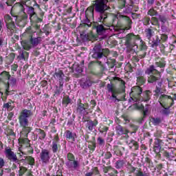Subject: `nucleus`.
I'll use <instances>...</instances> for the list:
<instances>
[{"instance_id": "58836bf2", "label": "nucleus", "mask_w": 176, "mask_h": 176, "mask_svg": "<svg viewBox=\"0 0 176 176\" xmlns=\"http://www.w3.org/2000/svg\"><path fill=\"white\" fill-rule=\"evenodd\" d=\"M124 164H126V162L123 160H119L116 162L115 167L117 170H120L124 167Z\"/></svg>"}, {"instance_id": "8fccbe9b", "label": "nucleus", "mask_w": 176, "mask_h": 176, "mask_svg": "<svg viewBox=\"0 0 176 176\" xmlns=\"http://www.w3.org/2000/svg\"><path fill=\"white\" fill-rule=\"evenodd\" d=\"M147 14L151 17H154L153 16H157V11L155 10V8H152L148 10Z\"/></svg>"}, {"instance_id": "dca6fc26", "label": "nucleus", "mask_w": 176, "mask_h": 176, "mask_svg": "<svg viewBox=\"0 0 176 176\" xmlns=\"http://www.w3.org/2000/svg\"><path fill=\"white\" fill-rule=\"evenodd\" d=\"M97 124H98V121L97 119L93 120H89V130L92 131L94 133V135L92 136V140L94 141L96 140V135H97L96 130V127H97Z\"/></svg>"}, {"instance_id": "e433bc0d", "label": "nucleus", "mask_w": 176, "mask_h": 176, "mask_svg": "<svg viewBox=\"0 0 176 176\" xmlns=\"http://www.w3.org/2000/svg\"><path fill=\"white\" fill-rule=\"evenodd\" d=\"M150 123H152L153 126H159L162 123V118L151 117L150 118Z\"/></svg>"}, {"instance_id": "3c124183", "label": "nucleus", "mask_w": 176, "mask_h": 176, "mask_svg": "<svg viewBox=\"0 0 176 176\" xmlns=\"http://www.w3.org/2000/svg\"><path fill=\"white\" fill-rule=\"evenodd\" d=\"M170 108H171V106L164 107V109L161 110V113L162 115H169Z\"/></svg>"}, {"instance_id": "338daca9", "label": "nucleus", "mask_w": 176, "mask_h": 176, "mask_svg": "<svg viewBox=\"0 0 176 176\" xmlns=\"http://www.w3.org/2000/svg\"><path fill=\"white\" fill-rule=\"evenodd\" d=\"M170 43H172V44H175L176 43V36L175 35H172L170 37Z\"/></svg>"}, {"instance_id": "09e8293b", "label": "nucleus", "mask_w": 176, "mask_h": 176, "mask_svg": "<svg viewBox=\"0 0 176 176\" xmlns=\"http://www.w3.org/2000/svg\"><path fill=\"white\" fill-rule=\"evenodd\" d=\"M63 105L65 107H68V104H72L71 98L69 97H65L63 99Z\"/></svg>"}, {"instance_id": "680f3d73", "label": "nucleus", "mask_w": 176, "mask_h": 176, "mask_svg": "<svg viewBox=\"0 0 176 176\" xmlns=\"http://www.w3.org/2000/svg\"><path fill=\"white\" fill-rule=\"evenodd\" d=\"M19 168H20L19 171V176L24 175V173L27 171V169L25 168V167L20 166Z\"/></svg>"}, {"instance_id": "603ef678", "label": "nucleus", "mask_w": 176, "mask_h": 176, "mask_svg": "<svg viewBox=\"0 0 176 176\" xmlns=\"http://www.w3.org/2000/svg\"><path fill=\"white\" fill-rule=\"evenodd\" d=\"M125 10H124V13L129 14L133 12V6L132 5H126L125 6Z\"/></svg>"}, {"instance_id": "4c0bfd02", "label": "nucleus", "mask_w": 176, "mask_h": 176, "mask_svg": "<svg viewBox=\"0 0 176 176\" xmlns=\"http://www.w3.org/2000/svg\"><path fill=\"white\" fill-rule=\"evenodd\" d=\"M64 76L65 75L63 71H58L54 74L55 79H56V80H58V82L64 80Z\"/></svg>"}, {"instance_id": "393cba45", "label": "nucleus", "mask_w": 176, "mask_h": 176, "mask_svg": "<svg viewBox=\"0 0 176 176\" xmlns=\"http://www.w3.org/2000/svg\"><path fill=\"white\" fill-rule=\"evenodd\" d=\"M155 65L159 68H164V67H166V58L160 56L156 57Z\"/></svg>"}, {"instance_id": "c03bdc74", "label": "nucleus", "mask_w": 176, "mask_h": 176, "mask_svg": "<svg viewBox=\"0 0 176 176\" xmlns=\"http://www.w3.org/2000/svg\"><path fill=\"white\" fill-rule=\"evenodd\" d=\"M107 64L109 68H113L116 65V60L112 58L107 59Z\"/></svg>"}, {"instance_id": "79ce46f5", "label": "nucleus", "mask_w": 176, "mask_h": 176, "mask_svg": "<svg viewBox=\"0 0 176 176\" xmlns=\"http://www.w3.org/2000/svg\"><path fill=\"white\" fill-rule=\"evenodd\" d=\"M142 22L143 25L148 27V25H151V19L148 16H145L144 17L142 18Z\"/></svg>"}, {"instance_id": "bf43d9fd", "label": "nucleus", "mask_w": 176, "mask_h": 176, "mask_svg": "<svg viewBox=\"0 0 176 176\" xmlns=\"http://www.w3.org/2000/svg\"><path fill=\"white\" fill-rule=\"evenodd\" d=\"M80 38L82 39L83 42H86L89 41V34H86L83 32L82 34H80Z\"/></svg>"}, {"instance_id": "bb28decb", "label": "nucleus", "mask_w": 176, "mask_h": 176, "mask_svg": "<svg viewBox=\"0 0 176 176\" xmlns=\"http://www.w3.org/2000/svg\"><path fill=\"white\" fill-rule=\"evenodd\" d=\"M151 24L152 25H154L155 27H157L158 30L156 28H154L155 31H157V32H160V23H159V19L156 16H152L151 17Z\"/></svg>"}, {"instance_id": "7c9ffc66", "label": "nucleus", "mask_w": 176, "mask_h": 176, "mask_svg": "<svg viewBox=\"0 0 176 176\" xmlns=\"http://www.w3.org/2000/svg\"><path fill=\"white\" fill-rule=\"evenodd\" d=\"M10 79V74L9 72L4 71L0 74V80L1 82H6Z\"/></svg>"}, {"instance_id": "a18cd8bd", "label": "nucleus", "mask_w": 176, "mask_h": 176, "mask_svg": "<svg viewBox=\"0 0 176 176\" xmlns=\"http://www.w3.org/2000/svg\"><path fill=\"white\" fill-rule=\"evenodd\" d=\"M85 109V104L80 103L77 107V112H78V113H85V112H86Z\"/></svg>"}, {"instance_id": "ddd939ff", "label": "nucleus", "mask_w": 176, "mask_h": 176, "mask_svg": "<svg viewBox=\"0 0 176 176\" xmlns=\"http://www.w3.org/2000/svg\"><path fill=\"white\" fill-rule=\"evenodd\" d=\"M51 157L50 151L46 148H43L41 150L40 153V159L43 164H49V163H50Z\"/></svg>"}, {"instance_id": "b1692460", "label": "nucleus", "mask_w": 176, "mask_h": 176, "mask_svg": "<svg viewBox=\"0 0 176 176\" xmlns=\"http://www.w3.org/2000/svg\"><path fill=\"white\" fill-rule=\"evenodd\" d=\"M16 83V80L14 78H11L8 80V81L6 85V92H5L6 96H9V92H10L9 87H10V86H14Z\"/></svg>"}, {"instance_id": "c756f323", "label": "nucleus", "mask_w": 176, "mask_h": 176, "mask_svg": "<svg viewBox=\"0 0 176 176\" xmlns=\"http://www.w3.org/2000/svg\"><path fill=\"white\" fill-rule=\"evenodd\" d=\"M153 94L155 97H159V96L162 94V82H157V85L155 87V89L153 91Z\"/></svg>"}, {"instance_id": "412c9836", "label": "nucleus", "mask_w": 176, "mask_h": 176, "mask_svg": "<svg viewBox=\"0 0 176 176\" xmlns=\"http://www.w3.org/2000/svg\"><path fill=\"white\" fill-rule=\"evenodd\" d=\"M107 89L109 93H111L112 98H115V100H118V97L116 94H118V89L115 87V85L110 83L107 84Z\"/></svg>"}, {"instance_id": "49530a36", "label": "nucleus", "mask_w": 176, "mask_h": 176, "mask_svg": "<svg viewBox=\"0 0 176 176\" xmlns=\"http://www.w3.org/2000/svg\"><path fill=\"white\" fill-rule=\"evenodd\" d=\"M98 174H100V170H98V168L94 167L91 169V171L89 173V176L98 175Z\"/></svg>"}, {"instance_id": "f03ea898", "label": "nucleus", "mask_w": 176, "mask_h": 176, "mask_svg": "<svg viewBox=\"0 0 176 176\" xmlns=\"http://www.w3.org/2000/svg\"><path fill=\"white\" fill-rule=\"evenodd\" d=\"M30 17L35 16V8L34 7L27 6L25 1H21L19 3H15L10 11V14L12 17H14L15 21L17 19H21V20H27L28 19V15Z\"/></svg>"}, {"instance_id": "774afa93", "label": "nucleus", "mask_w": 176, "mask_h": 176, "mask_svg": "<svg viewBox=\"0 0 176 176\" xmlns=\"http://www.w3.org/2000/svg\"><path fill=\"white\" fill-rule=\"evenodd\" d=\"M104 157L106 159H111L112 157V153L110 151H107L104 153Z\"/></svg>"}, {"instance_id": "4be33fe9", "label": "nucleus", "mask_w": 176, "mask_h": 176, "mask_svg": "<svg viewBox=\"0 0 176 176\" xmlns=\"http://www.w3.org/2000/svg\"><path fill=\"white\" fill-rule=\"evenodd\" d=\"M5 153L6 157H8L9 160H12V162H17V156L13 151H12L11 148H6Z\"/></svg>"}, {"instance_id": "69168bd1", "label": "nucleus", "mask_w": 176, "mask_h": 176, "mask_svg": "<svg viewBox=\"0 0 176 176\" xmlns=\"http://www.w3.org/2000/svg\"><path fill=\"white\" fill-rule=\"evenodd\" d=\"M148 108H145L144 110H142V116L143 117L141 118V120H144L145 118H146V115L148 113Z\"/></svg>"}, {"instance_id": "1a4fd4ad", "label": "nucleus", "mask_w": 176, "mask_h": 176, "mask_svg": "<svg viewBox=\"0 0 176 176\" xmlns=\"http://www.w3.org/2000/svg\"><path fill=\"white\" fill-rule=\"evenodd\" d=\"M133 21L129 16L120 15L118 20L117 27H124L125 30H131Z\"/></svg>"}, {"instance_id": "7ed1b4c3", "label": "nucleus", "mask_w": 176, "mask_h": 176, "mask_svg": "<svg viewBox=\"0 0 176 176\" xmlns=\"http://www.w3.org/2000/svg\"><path fill=\"white\" fill-rule=\"evenodd\" d=\"M153 29L154 28L151 26L144 30L145 36L148 40L149 47L154 49V50H157L158 46L160 49H164V44L163 43H166V41H168V35L166 34H160V36L155 35L153 36L155 34Z\"/></svg>"}, {"instance_id": "2eb2a0df", "label": "nucleus", "mask_w": 176, "mask_h": 176, "mask_svg": "<svg viewBox=\"0 0 176 176\" xmlns=\"http://www.w3.org/2000/svg\"><path fill=\"white\" fill-rule=\"evenodd\" d=\"M116 133L117 135H124L122 136V138L127 140L129 137V133H130V131L126 129V127L122 126V125H117L116 126Z\"/></svg>"}, {"instance_id": "0e129e2a", "label": "nucleus", "mask_w": 176, "mask_h": 176, "mask_svg": "<svg viewBox=\"0 0 176 176\" xmlns=\"http://www.w3.org/2000/svg\"><path fill=\"white\" fill-rule=\"evenodd\" d=\"M109 130V127L107 126H103L102 127L99 128L100 133H107Z\"/></svg>"}, {"instance_id": "5701e85b", "label": "nucleus", "mask_w": 176, "mask_h": 176, "mask_svg": "<svg viewBox=\"0 0 176 176\" xmlns=\"http://www.w3.org/2000/svg\"><path fill=\"white\" fill-rule=\"evenodd\" d=\"M126 151V148L120 146H114L113 152L114 155L118 156L119 157H122L123 156V153Z\"/></svg>"}, {"instance_id": "72a5a7b5", "label": "nucleus", "mask_w": 176, "mask_h": 176, "mask_svg": "<svg viewBox=\"0 0 176 176\" xmlns=\"http://www.w3.org/2000/svg\"><path fill=\"white\" fill-rule=\"evenodd\" d=\"M21 45L25 50H30V49L32 47V44H31L30 40H29V41H21Z\"/></svg>"}, {"instance_id": "20e7f679", "label": "nucleus", "mask_w": 176, "mask_h": 176, "mask_svg": "<svg viewBox=\"0 0 176 176\" xmlns=\"http://www.w3.org/2000/svg\"><path fill=\"white\" fill-rule=\"evenodd\" d=\"M125 45L131 50H148L146 43L141 39L140 34L135 35L134 33H130L126 35Z\"/></svg>"}, {"instance_id": "a211bd4d", "label": "nucleus", "mask_w": 176, "mask_h": 176, "mask_svg": "<svg viewBox=\"0 0 176 176\" xmlns=\"http://www.w3.org/2000/svg\"><path fill=\"white\" fill-rule=\"evenodd\" d=\"M142 96H140L138 102L140 101L141 102H148V101H149L152 97V91H151L150 90H146L142 92Z\"/></svg>"}, {"instance_id": "4d7b16f0", "label": "nucleus", "mask_w": 176, "mask_h": 176, "mask_svg": "<svg viewBox=\"0 0 176 176\" xmlns=\"http://www.w3.org/2000/svg\"><path fill=\"white\" fill-rule=\"evenodd\" d=\"M161 31L162 32H163L162 34H165V35H167V33L170 32V29H168V28H167L166 25H162L161 26Z\"/></svg>"}, {"instance_id": "ea45409f", "label": "nucleus", "mask_w": 176, "mask_h": 176, "mask_svg": "<svg viewBox=\"0 0 176 176\" xmlns=\"http://www.w3.org/2000/svg\"><path fill=\"white\" fill-rule=\"evenodd\" d=\"M35 32V30H33L31 26H30L25 30V32L23 33V35H28L29 38H32Z\"/></svg>"}, {"instance_id": "a878e982", "label": "nucleus", "mask_w": 176, "mask_h": 176, "mask_svg": "<svg viewBox=\"0 0 176 176\" xmlns=\"http://www.w3.org/2000/svg\"><path fill=\"white\" fill-rule=\"evenodd\" d=\"M92 27L96 30L97 34H101V32L103 31L108 30V28H105L106 26L102 23L100 25L98 23H95Z\"/></svg>"}, {"instance_id": "de8ad7c7", "label": "nucleus", "mask_w": 176, "mask_h": 176, "mask_svg": "<svg viewBox=\"0 0 176 176\" xmlns=\"http://www.w3.org/2000/svg\"><path fill=\"white\" fill-rule=\"evenodd\" d=\"M96 142H89V152L90 153H93V152H94L96 151Z\"/></svg>"}, {"instance_id": "f3484780", "label": "nucleus", "mask_w": 176, "mask_h": 176, "mask_svg": "<svg viewBox=\"0 0 176 176\" xmlns=\"http://www.w3.org/2000/svg\"><path fill=\"white\" fill-rule=\"evenodd\" d=\"M103 173L105 175L109 176H118V174H119L118 170L111 166H104Z\"/></svg>"}, {"instance_id": "c85d7f7f", "label": "nucleus", "mask_w": 176, "mask_h": 176, "mask_svg": "<svg viewBox=\"0 0 176 176\" xmlns=\"http://www.w3.org/2000/svg\"><path fill=\"white\" fill-rule=\"evenodd\" d=\"M30 43L32 44V47H35V46H38L41 42H42V38L41 37H31L30 38Z\"/></svg>"}, {"instance_id": "aec40b11", "label": "nucleus", "mask_w": 176, "mask_h": 176, "mask_svg": "<svg viewBox=\"0 0 176 176\" xmlns=\"http://www.w3.org/2000/svg\"><path fill=\"white\" fill-rule=\"evenodd\" d=\"M153 151L155 153V155H159V153L162 151V140H155L153 146Z\"/></svg>"}, {"instance_id": "f704fd0d", "label": "nucleus", "mask_w": 176, "mask_h": 176, "mask_svg": "<svg viewBox=\"0 0 176 176\" xmlns=\"http://www.w3.org/2000/svg\"><path fill=\"white\" fill-rule=\"evenodd\" d=\"M116 4L118 9H124L126 8V0H116Z\"/></svg>"}, {"instance_id": "052dcab7", "label": "nucleus", "mask_w": 176, "mask_h": 176, "mask_svg": "<svg viewBox=\"0 0 176 176\" xmlns=\"http://www.w3.org/2000/svg\"><path fill=\"white\" fill-rule=\"evenodd\" d=\"M58 145H57V142H52V151L54 153H56L58 151Z\"/></svg>"}, {"instance_id": "4468645a", "label": "nucleus", "mask_w": 176, "mask_h": 176, "mask_svg": "<svg viewBox=\"0 0 176 176\" xmlns=\"http://www.w3.org/2000/svg\"><path fill=\"white\" fill-rule=\"evenodd\" d=\"M129 174H135V176H150L149 173L143 172L142 168H139L130 164L128 166Z\"/></svg>"}, {"instance_id": "0eeeda50", "label": "nucleus", "mask_w": 176, "mask_h": 176, "mask_svg": "<svg viewBox=\"0 0 176 176\" xmlns=\"http://www.w3.org/2000/svg\"><path fill=\"white\" fill-rule=\"evenodd\" d=\"M93 53V58H96L97 60H100L102 58V57L107 58L108 56H109V49L102 48L101 45H96L94 47Z\"/></svg>"}, {"instance_id": "f8f14e48", "label": "nucleus", "mask_w": 176, "mask_h": 176, "mask_svg": "<svg viewBox=\"0 0 176 176\" xmlns=\"http://www.w3.org/2000/svg\"><path fill=\"white\" fill-rule=\"evenodd\" d=\"M141 94H142V88L141 87L135 86L131 88L130 96L135 102H138L139 100H140Z\"/></svg>"}, {"instance_id": "5fc2aeb1", "label": "nucleus", "mask_w": 176, "mask_h": 176, "mask_svg": "<svg viewBox=\"0 0 176 176\" xmlns=\"http://www.w3.org/2000/svg\"><path fill=\"white\" fill-rule=\"evenodd\" d=\"M25 160L29 162V164H30V166H34L35 164V159L32 157H25Z\"/></svg>"}, {"instance_id": "423d86ee", "label": "nucleus", "mask_w": 176, "mask_h": 176, "mask_svg": "<svg viewBox=\"0 0 176 176\" xmlns=\"http://www.w3.org/2000/svg\"><path fill=\"white\" fill-rule=\"evenodd\" d=\"M145 74L149 75L147 79L148 83H159L160 79L162 78V73L155 69V66L151 65L145 71Z\"/></svg>"}, {"instance_id": "2f4dec72", "label": "nucleus", "mask_w": 176, "mask_h": 176, "mask_svg": "<svg viewBox=\"0 0 176 176\" xmlns=\"http://www.w3.org/2000/svg\"><path fill=\"white\" fill-rule=\"evenodd\" d=\"M34 133L38 137L39 140H44V138L46 137V133H45V131L41 129H36Z\"/></svg>"}, {"instance_id": "864d4df0", "label": "nucleus", "mask_w": 176, "mask_h": 176, "mask_svg": "<svg viewBox=\"0 0 176 176\" xmlns=\"http://www.w3.org/2000/svg\"><path fill=\"white\" fill-rule=\"evenodd\" d=\"M66 138L68 140H72L73 141H75V137L74 135H72V132L69 131H66Z\"/></svg>"}, {"instance_id": "9b49d317", "label": "nucleus", "mask_w": 176, "mask_h": 176, "mask_svg": "<svg viewBox=\"0 0 176 176\" xmlns=\"http://www.w3.org/2000/svg\"><path fill=\"white\" fill-rule=\"evenodd\" d=\"M4 20L6 24V27L8 28V32L9 35H13L14 33V30L16 28V25H14V21H13V19L9 14H6L4 16Z\"/></svg>"}, {"instance_id": "6ab92c4d", "label": "nucleus", "mask_w": 176, "mask_h": 176, "mask_svg": "<svg viewBox=\"0 0 176 176\" xmlns=\"http://www.w3.org/2000/svg\"><path fill=\"white\" fill-rule=\"evenodd\" d=\"M98 64L100 67H104V65H102V61H98V62H94L91 61L89 64V73L92 74L93 75H96V67Z\"/></svg>"}, {"instance_id": "6e6d98bb", "label": "nucleus", "mask_w": 176, "mask_h": 176, "mask_svg": "<svg viewBox=\"0 0 176 176\" xmlns=\"http://www.w3.org/2000/svg\"><path fill=\"white\" fill-rule=\"evenodd\" d=\"M28 56H29V54L28 52H25V51H23L22 52V53L20 54V58L21 60H27V58H28Z\"/></svg>"}, {"instance_id": "cd10ccee", "label": "nucleus", "mask_w": 176, "mask_h": 176, "mask_svg": "<svg viewBox=\"0 0 176 176\" xmlns=\"http://www.w3.org/2000/svg\"><path fill=\"white\" fill-rule=\"evenodd\" d=\"M128 145L130 149H133V151H138L140 148V144H138V142L134 140H131Z\"/></svg>"}, {"instance_id": "6e6552de", "label": "nucleus", "mask_w": 176, "mask_h": 176, "mask_svg": "<svg viewBox=\"0 0 176 176\" xmlns=\"http://www.w3.org/2000/svg\"><path fill=\"white\" fill-rule=\"evenodd\" d=\"M32 116V111L28 109H23L19 116V122L21 127L25 128L28 126V118Z\"/></svg>"}, {"instance_id": "f257e3e1", "label": "nucleus", "mask_w": 176, "mask_h": 176, "mask_svg": "<svg viewBox=\"0 0 176 176\" xmlns=\"http://www.w3.org/2000/svg\"><path fill=\"white\" fill-rule=\"evenodd\" d=\"M96 12L99 13L98 21L99 23H102L105 27L109 28V27H118V15L107 12V8L104 7V3L102 1H99V3L96 4V8H95Z\"/></svg>"}, {"instance_id": "c9c22d12", "label": "nucleus", "mask_w": 176, "mask_h": 176, "mask_svg": "<svg viewBox=\"0 0 176 176\" xmlns=\"http://www.w3.org/2000/svg\"><path fill=\"white\" fill-rule=\"evenodd\" d=\"M139 58H145L146 56V50H134Z\"/></svg>"}, {"instance_id": "39448f33", "label": "nucleus", "mask_w": 176, "mask_h": 176, "mask_svg": "<svg viewBox=\"0 0 176 176\" xmlns=\"http://www.w3.org/2000/svg\"><path fill=\"white\" fill-rule=\"evenodd\" d=\"M176 151L173 148H162L160 153L155 155L157 160H161L165 162L166 160H173L175 159Z\"/></svg>"}, {"instance_id": "a19ab883", "label": "nucleus", "mask_w": 176, "mask_h": 176, "mask_svg": "<svg viewBox=\"0 0 176 176\" xmlns=\"http://www.w3.org/2000/svg\"><path fill=\"white\" fill-rule=\"evenodd\" d=\"M137 84L138 86H142V85H145L146 83V78L143 76H138L136 79Z\"/></svg>"}, {"instance_id": "9d476101", "label": "nucleus", "mask_w": 176, "mask_h": 176, "mask_svg": "<svg viewBox=\"0 0 176 176\" xmlns=\"http://www.w3.org/2000/svg\"><path fill=\"white\" fill-rule=\"evenodd\" d=\"M158 101L162 108H164V107H172V105H174V100L173 98H171L170 96L166 94H162L160 96Z\"/></svg>"}, {"instance_id": "e2e57ef3", "label": "nucleus", "mask_w": 176, "mask_h": 176, "mask_svg": "<svg viewBox=\"0 0 176 176\" xmlns=\"http://www.w3.org/2000/svg\"><path fill=\"white\" fill-rule=\"evenodd\" d=\"M98 144L100 146H104L105 145V140L101 137L98 138Z\"/></svg>"}, {"instance_id": "37998d69", "label": "nucleus", "mask_w": 176, "mask_h": 176, "mask_svg": "<svg viewBox=\"0 0 176 176\" xmlns=\"http://www.w3.org/2000/svg\"><path fill=\"white\" fill-rule=\"evenodd\" d=\"M114 80H118V82H120V87H121V89H126V82L122 80V78L119 77H115Z\"/></svg>"}, {"instance_id": "473e14b6", "label": "nucleus", "mask_w": 176, "mask_h": 176, "mask_svg": "<svg viewBox=\"0 0 176 176\" xmlns=\"http://www.w3.org/2000/svg\"><path fill=\"white\" fill-rule=\"evenodd\" d=\"M67 159L69 161L66 163V165L67 166L68 168H71L72 167V162L75 160V156H74V154L69 153L67 154Z\"/></svg>"}, {"instance_id": "13d9d810", "label": "nucleus", "mask_w": 176, "mask_h": 176, "mask_svg": "<svg viewBox=\"0 0 176 176\" xmlns=\"http://www.w3.org/2000/svg\"><path fill=\"white\" fill-rule=\"evenodd\" d=\"M3 107L6 108V109H8V111H12L14 108V107L12 105V102L6 103L3 105Z\"/></svg>"}]
</instances>
